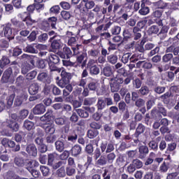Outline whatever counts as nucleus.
<instances>
[{
    "label": "nucleus",
    "instance_id": "1",
    "mask_svg": "<svg viewBox=\"0 0 179 179\" xmlns=\"http://www.w3.org/2000/svg\"><path fill=\"white\" fill-rule=\"evenodd\" d=\"M122 83H124V78H122V77H113L110 78V92L112 93H115L116 92H118Z\"/></svg>",
    "mask_w": 179,
    "mask_h": 179
},
{
    "label": "nucleus",
    "instance_id": "2",
    "mask_svg": "<svg viewBox=\"0 0 179 179\" xmlns=\"http://www.w3.org/2000/svg\"><path fill=\"white\" fill-rule=\"evenodd\" d=\"M61 38H62V36H55L49 38V42L51 43L50 48H52V52L58 51V50H60L61 47H62Z\"/></svg>",
    "mask_w": 179,
    "mask_h": 179
},
{
    "label": "nucleus",
    "instance_id": "3",
    "mask_svg": "<svg viewBox=\"0 0 179 179\" xmlns=\"http://www.w3.org/2000/svg\"><path fill=\"white\" fill-rule=\"evenodd\" d=\"M12 68L9 67L8 69H6L4 73H3L1 81L3 83H14L15 79H13L11 77V75L13 73Z\"/></svg>",
    "mask_w": 179,
    "mask_h": 179
},
{
    "label": "nucleus",
    "instance_id": "4",
    "mask_svg": "<svg viewBox=\"0 0 179 179\" xmlns=\"http://www.w3.org/2000/svg\"><path fill=\"white\" fill-rule=\"evenodd\" d=\"M94 6H96V3H94V1L90 0V1L85 3V4L81 2L77 5L76 8L78 10H85V12H87V10H90V9H93Z\"/></svg>",
    "mask_w": 179,
    "mask_h": 179
},
{
    "label": "nucleus",
    "instance_id": "5",
    "mask_svg": "<svg viewBox=\"0 0 179 179\" xmlns=\"http://www.w3.org/2000/svg\"><path fill=\"white\" fill-rule=\"evenodd\" d=\"M26 163H28V165L31 166V164H33V161L30 159H24L22 157H15L14 158V164L17 167H23L24 166V164H26Z\"/></svg>",
    "mask_w": 179,
    "mask_h": 179
},
{
    "label": "nucleus",
    "instance_id": "6",
    "mask_svg": "<svg viewBox=\"0 0 179 179\" xmlns=\"http://www.w3.org/2000/svg\"><path fill=\"white\" fill-rule=\"evenodd\" d=\"M58 55L59 57H60V58H62L63 59H69V58H71V57H72L73 54L72 53V50H71V48L68 47H64L63 48L62 52H58Z\"/></svg>",
    "mask_w": 179,
    "mask_h": 179
},
{
    "label": "nucleus",
    "instance_id": "7",
    "mask_svg": "<svg viewBox=\"0 0 179 179\" xmlns=\"http://www.w3.org/2000/svg\"><path fill=\"white\" fill-rule=\"evenodd\" d=\"M101 150L102 153H111V152H114V144L109 143L107 144V143H101L100 146Z\"/></svg>",
    "mask_w": 179,
    "mask_h": 179
},
{
    "label": "nucleus",
    "instance_id": "8",
    "mask_svg": "<svg viewBox=\"0 0 179 179\" xmlns=\"http://www.w3.org/2000/svg\"><path fill=\"white\" fill-rule=\"evenodd\" d=\"M25 150L29 156L37 157V147L34 144H29L27 145Z\"/></svg>",
    "mask_w": 179,
    "mask_h": 179
},
{
    "label": "nucleus",
    "instance_id": "9",
    "mask_svg": "<svg viewBox=\"0 0 179 179\" xmlns=\"http://www.w3.org/2000/svg\"><path fill=\"white\" fill-rule=\"evenodd\" d=\"M138 159H145L149 155V148L146 145H141L138 148Z\"/></svg>",
    "mask_w": 179,
    "mask_h": 179
},
{
    "label": "nucleus",
    "instance_id": "10",
    "mask_svg": "<svg viewBox=\"0 0 179 179\" xmlns=\"http://www.w3.org/2000/svg\"><path fill=\"white\" fill-rule=\"evenodd\" d=\"M10 24H6L3 28V34L7 38H13V32L12 31V28L10 27Z\"/></svg>",
    "mask_w": 179,
    "mask_h": 179
},
{
    "label": "nucleus",
    "instance_id": "11",
    "mask_svg": "<svg viewBox=\"0 0 179 179\" xmlns=\"http://www.w3.org/2000/svg\"><path fill=\"white\" fill-rule=\"evenodd\" d=\"M33 113L36 115H38L40 114H44V113H45V106H44V104H43V103L37 104L33 108Z\"/></svg>",
    "mask_w": 179,
    "mask_h": 179
},
{
    "label": "nucleus",
    "instance_id": "12",
    "mask_svg": "<svg viewBox=\"0 0 179 179\" xmlns=\"http://www.w3.org/2000/svg\"><path fill=\"white\" fill-rule=\"evenodd\" d=\"M52 117V110H48L44 115L40 117V121H41V122H45V124H47V122H50L51 121Z\"/></svg>",
    "mask_w": 179,
    "mask_h": 179
},
{
    "label": "nucleus",
    "instance_id": "13",
    "mask_svg": "<svg viewBox=\"0 0 179 179\" xmlns=\"http://www.w3.org/2000/svg\"><path fill=\"white\" fill-rule=\"evenodd\" d=\"M71 153L72 156L77 157V156H79V155L82 153V147H80L79 145H75L71 148Z\"/></svg>",
    "mask_w": 179,
    "mask_h": 179
},
{
    "label": "nucleus",
    "instance_id": "14",
    "mask_svg": "<svg viewBox=\"0 0 179 179\" xmlns=\"http://www.w3.org/2000/svg\"><path fill=\"white\" fill-rule=\"evenodd\" d=\"M43 128L46 134H50V135L55 134V124L54 123H49Z\"/></svg>",
    "mask_w": 179,
    "mask_h": 179
},
{
    "label": "nucleus",
    "instance_id": "15",
    "mask_svg": "<svg viewBox=\"0 0 179 179\" xmlns=\"http://www.w3.org/2000/svg\"><path fill=\"white\" fill-rule=\"evenodd\" d=\"M48 62L49 65L50 64H59V57H58V55H57L50 53L49 58L48 59Z\"/></svg>",
    "mask_w": 179,
    "mask_h": 179
},
{
    "label": "nucleus",
    "instance_id": "16",
    "mask_svg": "<svg viewBox=\"0 0 179 179\" xmlns=\"http://www.w3.org/2000/svg\"><path fill=\"white\" fill-rule=\"evenodd\" d=\"M7 123V127H9L12 131H14V132H17V131H19V124L13 120H8Z\"/></svg>",
    "mask_w": 179,
    "mask_h": 179
},
{
    "label": "nucleus",
    "instance_id": "17",
    "mask_svg": "<svg viewBox=\"0 0 179 179\" xmlns=\"http://www.w3.org/2000/svg\"><path fill=\"white\" fill-rule=\"evenodd\" d=\"M80 15L82 16H87L88 19H94V11L92 10H87V11H85V10H79Z\"/></svg>",
    "mask_w": 179,
    "mask_h": 179
},
{
    "label": "nucleus",
    "instance_id": "18",
    "mask_svg": "<svg viewBox=\"0 0 179 179\" xmlns=\"http://www.w3.org/2000/svg\"><path fill=\"white\" fill-rule=\"evenodd\" d=\"M169 31V27L164 25L158 34L161 40H164L167 37V32Z\"/></svg>",
    "mask_w": 179,
    "mask_h": 179
},
{
    "label": "nucleus",
    "instance_id": "19",
    "mask_svg": "<svg viewBox=\"0 0 179 179\" xmlns=\"http://www.w3.org/2000/svg\"><path fill=\"white\" fill-rule=\"evenodd\" d=\"M24 52H28L29 54H37L38 50L35 48L33 44L27 45V47L23 48Z\"/></svg>",
    "mask_w": 179,
    "mask_h": 179
},
{
    "label": "nucleus",
    "instance_id": "20",
    "mask_svg": "<svg viewBox=\"0 0 179 179\" xmlns=\"http://www.w3.org/2000/svg\"><path fill=\"white\" fill-rule=\"evenodd\" d=\"M102 73L104 76L110 77L113 75V67L110 65H106L105 67L103 68Z\"/></svg>",
    "mask_w": 179,
    "mask_h": 179
},
{
    "label": "nucleus",
    "instance_id": "21",
    "mask_svg": "<svg viewBox=\"0 0 179 179\" xmlns=\"http://www.w3.org/2000/svg\"><path fill=\"white\" fill-rule=\"evenodd\" d=\"M29 93L32 95L37 94L38 93V84L36 83L31 84L29 87Z\"/></svg>",
    "mask_w": 179,
    "mask_h": 179
},
{
    "label": "nucleus",
    "instance_id": "22",
    "mask_svg": "<svg viewBox=\"0 0 179 179\" xmlns=\"http://www.w3.org/2000/svg\"><path fill=\"white\" fill-rule=\"evenodd\" d=\"M133 33H134V40L138 41V40H141L142 37V34H141V29L138 27H134L133 28Z\"/></svg>",
    "mask_w": 179,
    "mask_h": 179
},
{
    "label": "nucleus",
    "instance_id": "23",
    "mask_svg": "<svg viewBox=\"0 0 179 179\" xmlns=\"http://www.w3.org/2000/svg\"><path fill=\"white\" fill-rule=\"evenodd\" d=\"M23 100H27V98L24 95L17 96L14 101V104L16 107H20L23 103Z\"/></svg>",
    "mask_w": 179,
    "mask_h": 179
},
{
    "label": "nucleus",
    "instance_id": "24",
    "mask_svg": "<svg viewBox=\"0 0 179 179\" xmlns=\"http://www.w3.org/2000/svg\"><path fill=\"white\" fill-rule=\"evenodd\" d=\"M88 55L92 58H97V57H100V49L94 48V49L90 50L88 51Z\"/></svg>",
    "mask_w": 179,
    "mask_h": 179
},
{
    "label": "nucleus",
    "instance_id": "25",
    "mask_svg": "<svg viewBox=\"0 0 179 179\" xmlns=\"http://www.w3.org/2000/svg\"><path fill=\"white\" fill-rule=\"evenodd\" d=\"M157 108L158 114H162L163 117H167V110L166 109V108H164V106H163L162 103H159L157 104Z\"/></svg>",
    "mask_w": 179,
    "mask_h": 179
},
{
    "label": "nucleus",
    "instance_id": "26",
    "mask_svg": "<svg viewBox=\"0 0 179 179\" xmlns=\"http://www.w3.org/2000/svg\"><path fill=\"white\" fill-rule=\"evenodd\" d=\"M56 150L57 152H64V149H65V143L62 141H57L55 143Z\"/></svg>",
    "mask_w": 179,
    "mask_h": 179
},
{
    "label": "nucleus",
    "instance_id": "27",
    "mask_svg": "<svg viewBox=\"0 0 179 179\" xmlns=\"http://www.w3.org/2000/svg\"><path fill=\"white\" fill-rule=\"evenodd\" d=\"M75 111L81 118H87L89 117V112L85 109L78 108L76 109Z\"/></svg>",
    "mask_w": 179,
    "mask_h": 179
},
{
    "label": "nucleus",
    "instance_id": "28",
    "mask_svg": "<svg viewBox=\"0 0 179 179\" xmlns=\"http://www.w3.org/2000/svg\"><path fill=\"white\" fill-rule=\"evenodd\" d=\"M62 78L64 80H66L70 83L71 79H72V74L71 73L65 71V70H62L61 71Z\"/></svg>",
    "mask_w": 179,
    "mask_h": 179
},
{
    "label": "nucleus",
    "instance_id": "29",
    "mask_svg": "<svg viewBox=\"0 0 179 179\" xmlns=\"http://www.w3.org/2000/svg\"><path fill=\"white\" fill-rule=\"evenodd\" d=\"M155 6L158 9H166L169 6V4L164 2L163 0H159L154 3Z\"/></svg>",
    "mask_w": 179,
    "mask_h": 179
},
{
    "label": "nucleus",
    "instance_id": "30",
    "mask_svg": "<svg viewBox=\"0 0 179 179\" xmlns=\"http://www.w3.org/2000/svg\"><path fill=\"white\" fill-rule=\"evenodd\" d=\"M150 12V10L149 9V7L146 6L144 3H141V8L138 10V13L140 15H142L143 16H145L148 15Z\"/></svg>",
    "mask_w": 179,
    "mask_h": 179
},
{
    "label": "nucleus",
    "instance_id": "31",
    "mask_svg": "<svg viewBox=\"0 0 179 179\" xmlns=\"http://www.w3.org/2000/svg\"><path fill=\"white\" fill-rule=\"evenodd\" d=\"M9 64H10V60L9 58H8L6 56H3L0 60V67L1 69L5 68V66H6V65H9Z\"/></svg>",
    "mask_w": 179,
    "mask_h": 179
},
{
    "label": "nucleus",
    "instance_id": "32",
    "mask_svg": "<svg viewBox=\"0 0 179 179\" xmlns=\"http://www.w3.org/2000/svg\"><path fill=\"white\" fill-rule=\"evenodd\" d=\"M107 61L112 65H115L118 61V57L115 55H110L107 57Z\"/></svg>",
    "mask_w": 179,
    "mask_h": 179
},
{
    "label": "nucleus",
    "instance_id": "33",
    "mask_svg": "<svg viewBox=\"0 0 179 179\" xmlns=\"http://www.w3.org/2000/svg\"><path fill=\"white\" fill-rule=\"evenodd\" d=\"M131 164L136 169H142L143 167V162L138 158L133 159Z\"/></svg>",
    "mask_w": 179,
    "mask_h": 179
},
{
    "label": "nucleus",
    "instance_id": "34",
    "mask_svg": "<svg viewBox=\"0 0 179 179\" xmlns=\"http://www.w3.org/2000/svg\"><path fill=\"white\" fill-rule=\"evenodd\" d=\"M31 69V66L29 63H25L22 66L21 72L22 75H26Z\"/></svg>",
    "mask_w": 179,
    "mask_h": 179
},
{
    "label": "nucleus",
    "instance_id": "35",
    "mask_svg": "<svg viewBox=\"0 0 179 179\" xmlns=\"http://www.w3.org/2000/svg\"><path fill=\"white\" fill-rule=\"evenodd\" d=\"M117 155L114 152H109L106 155V160L109 164H113L114 163V160H115Z\"/></svg>",
    "mask_w": 179,
    "mask_h": 179
},
{
    "label": "nucleus",
    "instance_id": "36",
    "mask_svg": "<svg viewBox=\"0 0 179 179\" xmlns=\"http://www.w3.org/2000/svg\"><path fill=\"white\" fill-rule=\"evenodd\" d=\"M148 146L150 149L151 150H153L154 152H157V150H159V144L155 140L150 141L148 143Z\"/></svg>",
    "mask_w": 179,
    "mask_h": 179
},
{
    "label": "nucleus",
    "instance_id": "37",
    "mask_svg": "<svg viewBox=\"0 0 179 179\" xmlns=\"http://www.w3.org/2000/svg\"><path fill=\"white\" fill-rule=\"evenodd\" d=\"M37 34H38V31H32L29 36H27V40L29 43H33V41H36L37 38Z\"/></svg>",
    "mask_w": 179,
    "mask_h": 179
},
{
    "label": "nucleus",
    "instance_id": "38",
    "mask_svg": "<svg viewBox=\"0 0 179 179\" xmlns=\"http://www.w3.org/2000/svg\"><path fill=\"white\" fill-rule=\"evenodd\" d=\"M145 132V127L142 124H139L136 128V133L134 134L136 138H138L141 134H143Z\"/></svg>",
    "mask_w": 179,
    "mask_h": 179
},
{
    "label": "nucleus",
    "instance_id": "39",
    "mask_svg": "<svg viewBox=\"0 0 179 179\" xmlns=\"http://www.w3.org/2000/svg\"><path fill=\"white\" fill-rule=\"evenodd\" d=\"M96 107L99 111H100V110H103V108H106V103L104 102L103 98L100 97L98 99Z\"/></svg>",
    "mask_w": 179,
    "mask_h": 179
},
{
    "label": "nucleus",
    "instance_id": "40",
    "mask_svg": "<svg viewBox=\"0 0 179 179\" xmlns=\"http://www.w3.org/2000/svg\"><path fill=\"white\" fill-rule=\"evenodd\" d=\"M159 30L158 26L152 25L148 29V33L150 36H152V34H157L159 33Z\"/></svg>",
    "mask_w": 179,
    "mask_h": 179
},
{
    "label": "nucleus",
    "instance_id": "41",
    "mask_svg": "<svg viewBox=\"0 0 179 179\" xmlns=\"http://www.w3.org/2000/svg\"><path fill=\"white\" fill-rule=\"evenodd\" d=\"M162 15H163L162 10H156L152 13V17L154 19V20H159V19L162 17Z\"/></svg>",
    "mask_w": 179,
    "mask_h": 179
},
{
    "label": "nucleus",
    "instance_id": "42",
    "mask_svg": "<svg viewBox=\"0 0 179 179\" xmlns=\"http://www.w3.org/2000/svg\"><path fill=\"white\" fill-rule=\"evenodd\" d=\"M56 125H59V127H62V125H65L66 122V120L65 117H56L54 119Z\"/></svg>",
    "mask_w": 179,
    "mask_h": 179
},
{
    "label": "nucleus",
    "instance_id": "43",
    "mask_svg": "<svg viewBox=\"0 0 179 179\" xmlns=\"http://www.w3.org/2000/svg\"><path fill=\"white\" fill-rule=\"evenodd\" d=\"M48 41V34L43 33L38 36V41L39 43H45Z\"/></svg>",
    "mask_w": 179,
    "mask_h": 179
},
{
    "label": "nucleus",
    "instance_id": "44",
    "mask_svg": "<svg viewBox=\"0 0 179 179\" xmlns=\"http://www.w3.org/2000/svg\"><path fill=\"white\" fill-rule=\"evenodd\" d=\"M85 59V55L82 54L80 56H78L77 57V62H78V64H81V68H85V66H86V59Z\"/></svg>",
    "mask_w": 179,
    "mask_h": 179
},
{
    "label": "nucleus",
    "instance_id": "45",
    "mask_svg": "<svg viewBox=\"0 0 179 179\" xmlns=\"http://www.w3.org/2000/svg\"><path fill=\"white\" fill-rule=\"evenodd\" d=\"M78 139V133L76 131L72 132L71 134H69L67 137V140L69 142H76Z\"/></svg>",
    "mask_w": 179,
    "mask_h": 179
},
{
    "label": "nucleus",
    "instance_id": "46",
    "mask_svg": "<svg viewBox=\"0 0 179 179\" xmlns=\"http://www.w3.org/2000/svg\"><path fill=\"white\" fill-rule=\"evenodd\" d=\"M48 24H50L52 29H56L55 26L57 24V22H58V19L55 17H49L48 19Z\"/></svg>",
    "mask_w": 179,
    "mask_h": 179
},
{
    "label": "nucleus",
    "instance_id": "47",
    "mask_svg": "<svg viewBox=\"0 0 179 179\" xmlns=\"http://www.w3.org/2000/svg\"><path fill=\"white\" fill-rule=\"evenodd\" d=\"M170 164L169 163L163 162L159 167L160 173H167L169 169H170Z\"/></svg>",
    "mask_w": 179,
    "mask_h": 179
},
{
    "label": "nucleus",
    "instance_id": "48",
    "mask_svg": "<svg viewBox=\"0 0 179 179\" xmlns=\"http://www.w3.org/2000/svg\"><path fill=\"white\" fill-rule=\"evenodd\" d=\"M171 96H172L171 92H167L165 94L160 96L159 99H162L163 103H166V101H167V100H169V99H170Z\"/></svg>",
    "mask_w": 179,
    "mask_h": 179
},
{
    "label": "nucleus",
    "instance_id": "49",
    "mask_svg": "<svg viewBox=\"0 0 179 179\" xmlns=\"http://www.w3.org/2000/svg\"><path fill=\"white\" fill-rule=\"evenodd\" d=\"M107 163H108L107 161V158H106V157L104 156H101L100 158L96 162V164L98 166H106Z\"/></svg>",
    "mask_w": 179,
    "mask_h": 179
},
{
    "label": "nucleus",
    "instance_id": "50",
    "mask_svg": "<svg viewBox=\"0 0 179 179\" xmlns=\"http://www.w3.org/2000/svg\"><path fill=\"white\" fill-rule=\"evenodd\" d=\"M173 57L172 53H166L162 57V61L167 64V62H170L173 59Z\"/></svg>",
    "mask_w": 179,
    "mask_h": 179
},
{
    "label": "nucleus",
    "instance_id": "51",
    "mask_svg": "<svg viewBox=\"0 0 179 179\" xmlns=\"http://www.w3.org/2000/svg\"><path fill=\"white\" fill-rule=\"evenodd\" d=\"M99 135V131L97 130H88L87 131V136L90 138V139H93L94 138H96Z\"/></svg>",
    "mask_w": 179,
    "mask_h": 179
},
{
    "label": "nucleus",
    "instance_id": "52",
    "mask_svg": "<svg viewBox=\"0 0 179 179\" xmlns=\"http://www.w3.org/2000/svg\"><path fill=\"white\" fill-rule=\"evenodd\" d=\"M41 171L43 174V176H44V177H47L48 176L50 175V168L47 167L45 166H41Z\"/></svg>",
    "mask_w": 179,
    "mask_h": 179
},
{
    "label": "nucleus",
    "instance_id": "53",
    "mask_svg": "<svg viewBox=\"0 0 179 179\" xmlns=\"http://www.w3.org/2000/svg\"><path fill=\"white\" fill-rule=\"evenodd\" d=\"M50 55H51V53H50L49 52H47V51H41L38 53L39 57L44 58L45 61H46L47 62L48 61V58H50Z\"/></svg>",
    "mask_w": 179,
    "mask_h": 179
},
{
    "label": "nucleus",
    "instance_id": "54",
    "mask_svg": "<svg viewBox=\"0 0 179 179\" xmlns=\"http://www.w3.org/2000/svg\"><path fill=\"white\" fill-rule=\"evenodd\" d=\"M57 141V135L50 134L46 137L47 143H54Z\"/></svg>",
    "mask_w": 179,
    "mask_h": 179
},
{
    "label": "nucleus",
    "instance_id": "55",
    "mask_svg": "<svg viewBox=\"0 0 179 179\" xmlns=\"http://www.w3.org/2000/svg\"><path fill=\"white\" fill-rule=\"evenodd\" d=\"M24 127L28 131H31V129H33V127H34V123L29 120H25L24 122Z\"/></svg>",
    "mask_w": 179,
    "mask_h": 179
},
{
    "label": "nucleus",
    "instance_id": "56",
    "mask_svg": "<svg viewBox=\"0 0 179 179\" xmlns=\"http://www.w3.org/2000/svg\"><path fill=\"white\" fill-rule=\"evenodd\" d=\"M90 75H99V73H100V68H99L96 66H94V67H92L91 69H90Z\"/></svg>",
    "mask_w": 179,
    "mask_h": 179
},
{
    "label": "nucleus",
    "instance_id": "57",
    "mask_svg": "<svg viewBox=\"0 0 179 179\" xmlns=\"http://www.w3.org/2000/svg\"><path fill=\"white\" fill-rule=\"evenodd\" d=\"M60 15L64 20H69L71 19V13L69 11L62 10Z\"/></svg>",
    "mask_w": 179,
    "mask_h": 179
},
{
    "label": "nucleus",
    "instance_id": "58",
    "mask_svg": "<svg viewBox=\"0 0 179 179\" xmlns=\"http://www.w3.org/2000/svg\"><path fill=\"white\" fill-rule=\"evenodd\" d=\"M94 98H85L83 101V105L84 106H92V104H94Z\"/></svg>",
    "mask_w": 179,
    "mask_h": 179
},
{
    "label": "nucleus",
    "instance_id": "59",
    "mask_svg": "<svg viewBox=\"0 0 179 179\" xmlns=\"http://www.w3.org/2000/svg\"><path fill=\"white\" fill-rule=\"evenodd\" d=\"M139 93H141L142 96H146L149 94V87L145 85L141 87V88L139 90Z\"/></svg>",
    "mask_w": 179,
    "mask_h": 179
},
{
    "label": "nucleus",
    "instance_id": "60",
    "mask_svg": "<svg viewBox=\"0 0 179 179\" xmlns=\"http://www.w3.org/2000/svg\"><path fill=\"white\" fill-rule=\"evenodd\" d=\"M54 160H55V155L49 154L48 155V166H52L54 164Z\"/></svg>",
    "mask_w": 179,
    "mask_h": 179
},
{
    "label": "nucleus",
    "instance_id": "61",
    "mask_svg": "<svg viewBox=\"0 0 179 179\" xmlns=\"http://www.w3.org/2000/svg\"><path fill=\"white\" fill-rule=\"evenodd\" d=\"M146 101H145V99L139 98L137 99L136 101H135V106H136V107H143Z\"/></svg>",
    "mask_w": 179,
    "mask_h": 179
},
{
    "label": "nucleus",
    "instance_id": "62",
    "mask_svg": "<svg viewBox=\"0 0 179 179\" xmlns=\"http://www.w3.org/2000/svg\"><path fill=\"white\" fill-rule=\"evenodd\" d=\"M69 155L71 153L69 152V150H64L60 155H59V159L60 160H66L68 157H69Z\"/></svg>",
    "mask_w": 179,
    "mask_h": 179
},
{
    "label": "nucleus",
    "instance_id": "63",
    "mask_svg": "<svg viewBox=\"0 0 179 179\" xmlns=\"http://www.w3.org/2000/svg\"><path fill=\"white\" fill-rule=\"evenodd\" d=\"M24 83V77L22 76H18L15 80L16 86H22Z\"/></svg>",
    "mask_w": 179,
    "mask_h": 179
},
{
    "label": "nucleus",
    "instance_id": "64",
    "mask_svg": "<svg viewBox=\"0 0 179 179\" xmlns=\"http://www.w3.org/2000/svg\"><path fill=\"white\" fill-rule=\"evenodd\" d=\"M179 176L178 172H173L171 173L168 174L166 179H176Z\"/></svg>",
    "mask_w": 179,
    "mask_h": 179
}]
</instances>
